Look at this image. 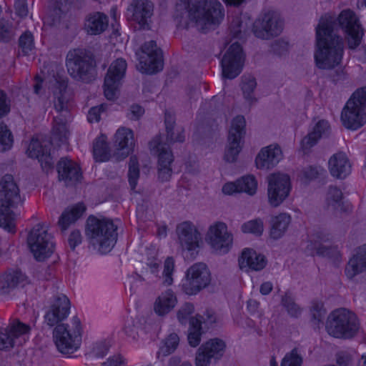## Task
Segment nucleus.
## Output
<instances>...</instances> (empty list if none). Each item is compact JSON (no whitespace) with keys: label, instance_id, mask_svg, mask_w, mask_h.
<instances>
[{"label":"nucleus","instance_id":"1","mask_svg":"<svg viewBox=\"0 0 366 366\" xmlns=\"http://www.w3.org/2000/svg\"><path fill=\"white\" fill-rule=\"evenodd\" d=\"M333 23L330 16H322L316 28L315 59L317 67L322 69H331L338 66L344 54L342 37L332 34Z\"/></svg>","mask_w":366,"mask_h":366},{"label":"nucleus","instance_id":"2","mask_svg":"<svg viewBox=\"0 0 366 366\" xmlns=\"http://www.w3.org/2000/svg\"><path fill=\"white\" fill-rule=\"evenodd\" d=\"M67 81L60 76H54L49 81V89L54 95V106L57 115L54 117L51 130V143L66 144L69 136V122L71 119L69 112V97L66 93Z\"/></svg>","mask_w":366,"mask_h":366},{"label":"nucleus","instance_id":"3","mask_svg":"<svg viewBox=\"0 0 366 366\" xmlns=\"http://www.w3.org/2000/svg\"><path fill=\"white\" fill-rule=\"evenodd\" d=\"M184 11L187 18L179 16V24L187 27L194 23L198 29L205 30L217 26L224 18V9L218 0H198L189 4ZM176 18L179 16L177 14Z\"/></svg>","mask_w":366,"mask_h":366},{"label":"nucleus","instance_id":"4","mask_svg":"<svg viewBox=\"0 0 366 366\" xmlns=\"http://www.w3.org/2000/svg\"><path fill=\"white\" fill-rule=\"evenodd\" d=\"M20 189L11 174L0 179V227L8 232H16V215L14 209L22 204Z\"/></svg>","mask_w":366,"mask_h":366},{"label":"nucleus","instance_id":"5","mask_svg":"<svg viewBox=\"0 0 366 366\" xmlns=\"http://www.w3.org/2000/svg\"><path fill=\"white\" fill-rule=\"evenodd\" d=\"M117 227L106 218L89 216L86 220V234L89 242L101 253L109 252L117 242Z\"/></svg>","mask_w":366,"mask_h":366},{"label":"nucleus","instance_id":"6","mask_svg":"<svg viewBox=\"0 0 366 366\" xmlns=\"http://www.w3.org/2000/svg\"><path fill=\"white\" fill-rule=\"evenodd\" d=\"M360 322L357 315L345 308L332 311L327 317L325 330L328 335L339 339H350L358 332Z\"/></svg>","mask_w":366,"mask_h":366},{"label":"nucleus","instance_id":"7","mask_svg":"<svg viewBox=\"0 0 366 366\" xmlns=\"http://www.w3.org/2000/svg\"><path fill=\"white\" fill-rule=\"evenodd\" d=\"M341 120L347 129L357 130L366 124V87L353 93L344 107Z\"/></svg>","mask_w":366,"mask_h":366},{"label":"nucleus","instance_id":"8","mask_svg":"<svg viewBox=\"0 0 366 366\" xmlns=\"http://www.w3.org/2000/svg\"><path fill=\"white\" fill-rule=\"evenodd\" d=\"M71 325H58L54 330V340L57 350L62 354L76 352L81 343L82 328L80 320L74 317Z\"/></svg>","mask_w":366,"mask_h":366},{"label":"nucleus","instance_id":"9","mask_svg":"<svg viewBox=\"0 0 366 366\" xmlns=\"http://www.w3.org/2000/svg\"><path fill=\"white\" fill-rule=\"evenodd\" d=\"M330 16L333 21L332 33L336 26H339L345 34L349 49H355L361 43L365 31L359 17L351 9H344L336 19L328 14L323 16Z\"/></svg>","mask_w":366,"mask_h":366},{"label":"nucleus","instance_id":"10","mask_svg":"<svg viewBox=\"0 0 366 366\" xmlns=\"http://www.w3.org/2000/svg\"><path fill=\"white\" fill-rule=\"evenodd\" d=\"M233 240V234L227 224L221 221L211 224L205 234V242L214 252L219 254L228 253L232 247Z\"/></svg>","mask_w":366,"mask_h":366},{"label":"nucleus","instance_id":"11","mask_svg":"<svg viewBox=\"0 0 366 366\" xmlns=\"http://www.w3.org/2000/svg\"><path fill=\"white\" fill-rule=\"evenodd\" d=\"M27 242L31 253L38 261H44L54 252L53 237L43 224H39L31 229Z\"/></svg>","mask_w":366,"mask_h":366},{"label":"nucleus","instance_id":"12","mask_svg":"<svg viewBox=\"0 0 366 366\" xmlns=\"http://www.w3.org/2000/svg\"><path fill=\"white\" fill-rule=\"evenodd\" d=\"M66 66L70 76L76 79L88 81L94 67L92 59L81 49H74L66 55Z\"/></svg>","mask_w":366,"mask_h":366},{"label":"nucleus","instance_id":"13","mask_svg":"<svg viewBox=\"0 0 366 366\" xmlns=\"http://www.w3.org/2000/svg\"><path fill=\"white\" fill-rule=\"evenodd\" d=\"M176 231L180 246L185 252V257L194 259L202 242L197 228L191 222L186 221L178 224Z\"/></svg>","mask_w":366,"mask_h":366},{"label":"nucleus","instance_id":"14","mask_svg":"<svg viewBox=\"0 0 366 366\" xmlns=\"http://www.w3.org/2000/svg\"><path fill=\"white\" fill-rule=\"evenodd\" d=\"M210 282L211 274L207 266L202 262L195 263L187 270L182 290L189 295H196Z\"/></svg>","mask_w":366,"mask_h":366},{"label":"nucleus","instance_id":"15","mask_svg":"<svg viewBox=\"0 0 366 366\" xmlns=\"http://www.w3.org/2000/svg\"><path fill=\"white\" fill-rule=\"evenodd\" d=\"M268 202L272 207H278L289 196L292 185L290 177L284 173H273L267 177Z\"/></svg>","mask_w":366,"mask_h":366},{"label":"nucleus","instance_id":"16","mask_svg":"<svg viewBox=\"0 0 366 366\" xmlns=\"http://www.w3.org/2000/svg\"><path fill=\"white\" fill-rule=\"evenodd\" d=\"M137 55L139 56L138 68L141 72L152 74L163 69L162 51L157 47L154 41L146 42Z\"/></svg>","mask_w":366,"mask_h":366},{"label":"nucleus","instance_id":"17","mask_svg":"<svg viewBox=\"0 0 366 366\" xmlns=\"http://www.w3.org/2000/svg\"><path fill=\"white\" fill-rule=\"evenodd\" d=\"M283 29V21L280 15L274 11L264 13L254 22L253 31L258 38L267 39L280 34Z\"/></svg>","mask_w":366,"mask_h":366},{"label":"nucleus","instance_id":"18","mask_svg":"<svg viewBox=\"0 0 366 366\" xmlns=\"http://www.w3.org/2000/svg\"><path fill=\"white\" fill-rule=\"evenodd\" d=\"M245 56L239 43H233L227 49L221 60L222 75L224 78L232 79L242 71Z\"/></svg>","mask_w":366,"mask_h":366},{"label":"nucleus","instance_id":"19","mask_svg":"<svg viewBox=\"0 0 366 366\" xmlns=\"http://www.w3.org/2000/svg\"><path fill=\"white\" fill-rule=\"evenodd\" d=\"M245 126L246 121L243 116L238 115L232 119L224 160H234L241 152L246 134Z\"/></svg>","mask_w":366,"mask_h":366},{"label":"nucleus","instance_id":"20","mask_svg":"<svg viewBox=\"0 0 366 366\" xmlns=\"http://www.w3.org/2000/svg\"><path fill=\"white\" fill-rule=\"evenodd\" d=\"M127 67V64L122 58H119L111 64L104 84V95L107 99L113 100L117 97Z\"/></svg>","mask_w":366,"mask_h":366},{"label":"nucleus","instance_id":"21","mask_svg":"<svg viewBox=\"0 0 366 366\" xmlns=\"http://www.w3.org/2000/svg\"><path fill=\"white\" fill-rule=\"evenodd\" d=\"M31 327L18 320L11 321L6 327H0V350H9L29 335Z\"/></svg>","mask_w":366,"mask_h":366},{"label":"nucleus","instance_id":"22","mask_svg":"<svg viewBox=\"0 0 366 366\" xmlns=\"http://www.w3.org/2000/svg\"><path fill=\"white\" fill-rule=\"evenodd\" d=\"M226 345L222 340L212 339L198 349L196 358V366H209L212 360H219L224 352Z\"/></svg>","mask_w":366,"mask_h":366},{"label":"nucleus","instance_id":"23","mask_svg":"<svg viewBox=\"0 0 366 366\" xmlns=\"http://www.w3.org/2000/svg\"><path fill=\"white\" fill-rule=\"evenodd\" d=\"M69 310L70 301L67 297L62 294L57 295L44 315V322L49 327L57 326L68 317Z\"/></svg>","mask_w":366,"mask_h":366},{"label":"nucleus","instance_id":"24","mask_svg":"<svg viewBox=\"0 0 366 366\" xmlns=\"http://www.w3.org/2000/svg\"><path fill=\"white\" fill-rule=\"evenodd\" d=\"M117 159H124L134 151L135 141L134 132L127 127L119 128L114 136Z\"/></svg>","mask_w":366,"mask_h":366},{"label":"nucleus","instance_id":"25","mask_svg":"<svg viewBox=\"0 0 366 366\" xmlns=\"http://www.w3.org/2000/svg\"><path fill=\"white\" fill-rule=\"evenodd\" d=\"M330 133V126L325 119L318 120L310 129L308 134L302 139L300 149L304 154L310 152L322 138L328 137Z\"/></svg>","mask_w":366,"mask_h":366},{"label":"nucleus","instance_id":"26","mask_svg":"<svg viewBox=\"0 0 366 366\" xmlns=\"http://www.w3.org/2000/svg\"><path fill=\"white\" fill-rule=\"evenodd\" d=\"M153 4L149 0H134L131 4L132 20L139 24L140 29L149 27L153 14Z\"/></svg>","mask_w":366,"mask_h":366},{"label":"nucleus","instance_id":"27","mask_svg":"<svg viewBox=\"0 0 366 366\" xmlns=\"http://www.w3.org/2000/svg\"><path fill=\"white\" fill-rule=\"evenodd\" d=\"M239 265L241 269L246 272L259 271L265 267L266 260L263 255L254 249L247 248L242 251L239 258Z\"/></svg>","mask_w":366,"mask_h":366},{"label":"nucleus","instance_id":"28","mask_svg":"<svg viewBox=\"0 0 366 366\" xmlns=\"http://www.w3.org/2000/svg\"><path fill=\"white\" fill-rule=\"evenodd\" d=\"M57 172L59 180H63L66 185L79 182L81 177L79 165L76 162H59Z\"/></svg>","mask_w":366,"mask_h":366},{"label":"nucleus","instance_id":"29","mask_svg":"<svg viewBox=\"0 0 366 366\" xmlns=\"http://www.w3.org/2000/svg\"><path fill=\"white\" fill-rule=\"evenodd\" d=\"M177 298L172 290H167L157 297L153 309L158 316H164L169 313L176 306Z\"/></svg>","mask_w":366,"mask_h":366},{"label":"nucleus","instance_id":"30","mask_svg":"<svg viewBox=\"0 0 366 366\" xmlns=\"http://www.w3.org/2000/svg\"><path fill=\"white\" fill-rule=\"evenodd\" d=\"M366 270V245L360 247L356 253L349 260L345 267V274L349 279H352L360 273Z\"/></svg>","mask_w":366,"mask_h":366},{"label":"nucleus","instance_id":"31","mask_svg":"<svg viewBox=\"0 0 366 366\" xmlns=\"http://www.w3.org/2000/svg\"><path fill=\"white\" fill-rule=\"evenodd\" d=\"M107 26L108 18L103 13L94 12L87 15L85 18L84 29L88 34H99L104 31Z\"/></svg>","mask_w":366,"mask_h":366},{"label":"nucleus","instance_id":"32","mask_svg":"<svg viewBox=\"0 0 366 366\" xmlns=\"http://www.w3.org/2000/svg\"><path fill=\"white\" fill-rule=\"evenodd\" d=\"M86 206L82 202H78L67 207L59 217L58 224L62 230L68 227L79 219L85 212Z\"/></svg>","mask_w":366,"mask_h":366},{"label":"nucleus","instance_id":"33","mask_svg":"<svg viewBox=\"0 0 366 366\" xmlns=\"http://www.w3.org/2000/svg\"><path fill=\"white\" fill-rule=\"evenodd\" d=\"M50 144L46 141H40L36 137H33L29 144L26 153L27 157L37 160H46L51 154Z\"/></svg>","mask_w":366,"mask_h":366},{"label":"nucleus","instance_id":"34","mask_svg":"<svg viewBox=\"0 0 366 366\" xmlns=\"http://www.w3.org/2000/svg\"><path fill=\"white\" fill-rule=\"evenodd\" d=\"M92 152L95 160L117 159L115 152L113 154L112 153L107 137L104 134H101L95 138L93 142Z\"/></svg>","mask_w":366,"mask_h":366},{"label":"nucleus","instance_id":"35","mask_svg":"<svg viewBox=\"0 0 366 366\" xmlns=\"http://www.w3.org/2000/svg\"><path fill=\"white\" fill-rule=\"evenodd\" d=\"M290 216L282 213L272 218L270 224V237L274 239L281 238L287 231L290 223Z\"/></svg>","mask_w":366,"mask_h":366},{"label":"nucleus","instance_id":"36","mask_svg":"<svg viewBox=\"0 0 366 366\" xmlns=\"http://www.w3.org/2000/svg\"><path fill=\"white\" fill-rule=\"evenodd\" d=\"M149 150L152 155L159 160H172L173 156L169 147L162 143L161 135L156 136L149 143Z\"/></svg>","mask_w":366,"mask_h":366},{"label":"nucleus","instance_id":"37","mask_svg":"<svg viewBox=\"0 0 366 366\" xmlns=\"http://www.w3.org/2000/svg\"><path fill=\"white\" fill-rule=\"evenodd\" d=\"M284 158L281 146L277 143H272L261 148L255 160H282Z\"/></svg>","mask_w":366,"mask_h":366},{"label":"nucleus","instance_id":"38","mask_svg":"<svg viewBox=\"0 0 366 366\" xmlns=\"http://www.w3.org/2000/svg\"><path fill=\"white\" fill-rule=\"evenodd\" d=\"M189 329L188 334L189 344L192 347L197 346L201 341L202 317L198 315L189 320Z\"/></svg>","mask_w":366,"mask_h":366},{"label":"nucleus","instance_id":"39","mask_svg":"<svg viewBox=\"0 0 366 366\" xmlns=\"http://www.w3.org/2000/svg\"><path fill=\"white\" fill-rule=\"evenodd\" d=\"M342 192L337 187L331 186L328 188L325 196V207L327 209L336 210L342 204Z\"/></svg>","mask_w":366,"mask_h":366},{"label":"nucleus","instance_id":"40","mask_svg":"<svg viewBox=\"0 0 366 366\" xmlns=\"http://www.w3.org/2000/svg\"><path fill=\"white\" fill-rule=\"evenodd\" d=\"M165 127L167 131V139L169 142H182L184 141V134L183 129L177 131V137H173V127H174L175 119L170 112L165 113Z\"/></svg>","mask_w":366,"mask_h":366},{"label":"nucleus","instance_id":"41","mask_svg":"<svg viewBox=\"0 0 366 366\" xmlns=\"http://www.w3.org/2000/svg\"><path fill=\"white\" fill-rule=\"evenodd\" d=\"M179 337L177 334H170L164 341L157 352V358L161 359L172 353L179 345Z\"/></svg>","mask_w":366,"mask_h":366},{"label":"nucleus","instance_id":"42","mask_svg":"<svg viewBox=\"0 0 366 366\" xmlns=\"http://www.w3.org/2000/svg\"><path fill=\"white\" fill-rule=\"evenodd\" d=\"M350 162H329L330 174L337 179H344L351 172Z\"/></svg>","mask_w":366,"mask_h":366},{"label":"nucleus","instance_id":"43","mask_svg":"<svg viewBox=\"0 0 366 366\" xmlns=\"http://www.w3.org/2000/svg\"><path fill=\"white\" fill-rule=\"evenodd\" d=\"M257 82L254 77L247 76L242 79V90L246 101L249 104H254L257 102V98L254 94V91L256 88Z\"/></svg>","mask_w":366,"mask_h":366},{"label":"nucleus","instance_id":"44","mask_svg":"<svg viewBox=\"0 0 366 366\" xmlns=\"http://www.w3.org/2000/svg\"><path fill=\"white\" fill-rule=\"evenodd\" d=\"M240 192L252 196L257 189V181L253 175H246L237 179Z\"/></svg>","mask_w":366,"mask_h":366},{"label":"nucleus","instance_id":"45","mask_svg":"<svg viewBox=\"0 0 366 366\" xmlns=\"http://www.w3.org/2000/svg\"><path fill=\"white\" fill-rule=\"evenodd\" d=\"M281 304L290 316L297 317L300 315L302 310L295 302V300L290 293L286 292L282 297Z\"/></svg>","mask_w":366,"mask_h":366},{"label":"nucleus","instance_id":"46","mask_svg":"<svg viewBox=\"0 0 366 366\" xmlns=\"http://www.w3.org/2000/svg\"><path fill=\"white\" fill-rule=\"evenodd\" d=\"M5 281L8 287L14 288L18 286H24L28 283L26 276L21 271H15L5 276Z\"/></svg>","mask_w":366,"mask_h":366},{"label":"nucleus","instance_id":"47","mask_svg":"<svg viewBox=\"0 0 366 366\" xmlns=\"http://www.w3.org/2000/svg\"><path fill=\"white\" fill-rule=\"evenodd\" d=\"M241 230L244 233H251L259 236L264 230L263 222L260 219L248 221L242 225Z\"/></svg>","mask_w":366,"mask_h":366},{"label":"nucleus","instance_id":"48","mask_svg":"<svg viewBox=\"0 0 366 366\" xmlns=\"http://www.w3.org/2000/svg\"><path fill=\"white\" fill-rule=\"evenodd\" d=\"M13 144V136L11 132L7 129L6 124L0 122V149L4 152L11 149Z\"/></svg>","mask_w":366,"mask_h":366},{"label":"nucleus","instance_id":"49","mask_svg":"<svg viewBox=\"0 0 366 366\" xmlns=\"http://www.w3.org/2000/svg\"><path fill=\"white\" fill-rule=\"evenodd\" d=\"M310 313L312 321L316 325H319L322 322L326 314L323 303L320 301H313L310 307Z\"/></svg>","mask_w":366,"mask_h":366},{"label":"nucleus","instance_id":"50","mask_svg":"<svg viewBox=\"0 0 366 366\" xmlns=\"http://www.w3.org/2000/svg\"><path fill=\"white\" fill-rule=\"evenodd\" d=\"M174 260L172 257H167L164 263V270L162 273L163 283L165 285H171L173 283V273L174 271Z\"/></svg>","mask_w":366,"mask_h":366},{"label":"nucleus","instance_id":"51","mask_svg":"<svg viewBox=\"0 0 366 366\" xmlns=\"http://www.w3.org/2000/svg\"><path fill=\"white\" fill-rule=\"evenodd\" d=\"M317 254L327 257L335 261H339L341 258V254L337 247H328L327 245H320L317 248Z\"/></svg>","mask_w":366,"mask_h":366},{"label":"nucleus","instance_id":"52","mask_svg":"<svg viewBox=\"0 0 366 366\" xmlns=\"http://www.w3.org/2000/svg\"><path fill=\"white\" fill-rule=\"evenodd\" d=\"M302 358L296 349L287 353L282 360L281 366H301Z\"/></svg>","mask_w":366,"mask_h":366},{"label":"nucleus","instance_id":"53","mask_svg":"<svg viewBox=\"0 0 366 366\" xmlns=\"http://www.w3.org/2000/svg\"><path fill=\"white\" fill-rule=\"evenodd\" d=\"M19 47L24 55H27L34 49V39L30 32H25L19 38Z\"/></svg>","mask_w":366,"mask_h":366},{"label":"nucleus","instance_id":"54","mask_svg":"<svg viewBox=\"0 0 366 366\" xmlns=\"http://www.w3.org/2000/svg\"><path fill=\"white\" fill-rule=\"evenodd\" d=\"M139 177V166L138 162H130L129 164L128 178L132 189H134Z\"/></svg>","mask_w":366,"mask_h":366},{"label":"nucleus","instance_id":"55","mask_svg":"<svg viewBox=\"0 0 366 366\" xmlns=\"http://www.w3.org/2000/svg\"><path fill=\"white\" fill-rule=\"evenodd\" d=\"M194 311V306L191 303H185L177 312V318L182 324H184Z\"/></svg>","mask_w":366,"mask_h":366},{"label":"nucleus","instance_id":"56","mask_svg":"<svg viewBox=\"0 0 366 366\" xmlns=\"http://www.w3.org/2000/svg\"><path fill=\"white\" fill-rule=\"evenodd\" d=\"M172 162H159L158 164V175L159 178L162 181H166L171 176L172 169L171 164Z\"/></svg>","mask_w":366,"mask_h":366},{"label":"nucleus","instance_id":"57","mask_svg":"<svg viewBox=\"0 0 366 366\" xmlns=\"http://www.w3.org/2000/svg\"><path fill=\"white\" fill-rule=\"evenodd\" d=\"M106 105L101 104L99 107H94L90 109L87 119L90 123L98 122L100 119V114L105 110Z\"/></svg>","mask_w":366,"mask_h":366},{"label":"nucleus","instance_id":"58","mask_svg":"<svg viewBox=\"0 0 366 366\" xmlns=\"http://www.w3.org/2000/svg\"><path fill=\"white\" fill-rule=\"evenodd\" d=\"M320 172L316 168L309 167L301 172L300 179L304 183H307L317 178Z\"/></svg>","mask_w":366,"mask_h":366},{"label":"nucleus","instance_id":"59","mask_svg":"<svg viewBox=\"0 0 366 366\" xmlns=\"http://www.w3.org/2000/svg\"><path fill=\"white\" fill-rule=\"evenodd\" d=\"M289 48L288 42L284 39H277L272 44V50L274 53L282 55L287 51Z\"/></svg>","mask_w":366,"mask_h":366},{"label":"nucleus","instance_id":"60","mask_svg":"<svg viewBox=\"0 0 366 366\" xmlns=\"http://www.w3.org/2000/svg\"><path fill=\"white\" fill-rule=\"evenodd\" d=\"M109 347L107 342H97L94 345L92 352L95 356L102 357L107 354Z\"/></svg>","mask_w":366,"mask_h":366},{"label":"nucleus","instance_id":"61","mask_svg":"<svg viewBox=\"0 0 366 366\" xmlns=\"http://www.w3.org/2000/svg\"><path fill=\"white\" fill-rule=\"evenodd\" d=\"M10 24L4 20L0 19V40L7 41L11 36Z\"/></svg>","mask_w":366,"mask_h":366},{"label":"nucleus","instance_id":"62","mask_svg":"<svg viewBox=\"0 0 366 366\" xmlns=\"http://www.w3.org/2000/svg\"><path fill=\"white\" fill-rule=\"evenodd\" d=\"M102 366H127V362L122 355H117L109 358Z\"/></svg>","mask_w":366,"mask_h":366},{"label":"nucleus","instance_id":"63","mask_svg":"<svg viewBox=\"0 0 366 366\" xmlns=\"http://www.w3.org/2000/svg\"><path fill=\"white\" fill-rule=\"evenodd\" d=\"M229 28L234 37L241 38L243 26L239 18H237L232 21Z\"/></svg>","mask_w":366,"mask_h":366},{"label":"nucleus","instance_id":"64","mask_svg":"<svg viewBox=\"0 0 366 366\" xmlns=\"http://www.w3.org/2000/svg\"><path fill=\"white\" fill-rule=\"evenodd\" d=\"M222 192L227 195H232L234 193H240L237 180L234 182H227L222 187Z\"/></svg>","mask_w":366,"mask_h":366}]
</instances>
